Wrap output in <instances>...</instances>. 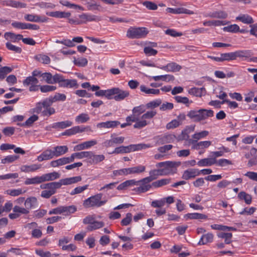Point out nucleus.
I'll use <instances>...</instances> for the list:
<instances>
[{"instance_id":"nucleus-1","label":"nucleus","mask_w":257,"mask_h":257,"mask_svg":"<svg viewBox=\"0 0 257 257\" xmlns=\"http://www.w3.org/2000/svg\"><path fill=\"white\" fill-rule=\"evenodd\" d=\"M181 165L180 162L165 161L157 163L156 167L159 169L162 175H172L177 172V167Z\"/></svg>"},{"instance_id":"nucleus-2","label":"nucleus","mask_w":257,"mask_h":257,"mask_svg":"<svg viewBox=\"0 0 257 257\" xmlns=\"http://www.w3.org/2000/svg\"><path fill=\"white\" fill-rule=\"evenodd\" d=\"M214 112L211 109H200L199 110H191L187 114V116L195 121H200L212 117Z\"/></svg>"},{"instance_id":"nucleus-3","label":"nucleus","mask_w":257,"mask_h":257,"mask_svg":"<svg viewBox=\"0 0 257 257\" xmlns=\"http://www.w3.org/2000/svg\"><path fill=\"white\" fill-rule=\"evenodd\" d=\"M151 147L150 144H139L130 145L127 146H121L116 148L111 154L129 153L131 152L146 149Z\"/></svg>"},{"instance_id":"nucleus-4","label":"nucleus","mask_w":257,"mask_h":257,"mask_svg":"<svg viewBox=\"0 0 257 257\" xmlns=\"http://www.w3.org/2000/svg\"><path fill=\"white\" fill-rule=\"evenodd\" d=\"M102 197V193H98L84 200L83 206L85 208L101 207L104 205L106 202V200H101Z\"/></svg>"},{"instance_id":"nucleus-5","label":"nucleus","mask_w":257,"mask_h":257,"mask_svg":"<svg viewBox=\"0 0 257 257\" xmlns=\"http://www.w3.org/2000/svg\"><path fill=\"white\" fill-rule=\"evenodd\" d=\"M148 34L146 28L131 27L127 31L126 36L129 39H139L146 37Z\"/></svg>"},{"instance_id":"nucleus-6","label":"nucleus","mask_w":257,"mask_h":257,"mask_svg":"<svg viewBox=\"0 0 257 257\" xmlns=\"http://www.w3.org/2000/svg\"><path fill=\"white\" fill-rule=\"evenodd\" d=\"M222 62L230 61L236 60L237 58L247 57V53L246 51L238 50L235 52L221 53Z\"/></svg>"},{"instance_id":"nucleus-7","label":"nucleus","mask_w":257,"mask_h":257,"mask_svg":"<svg viewBox=\"0 0 257 257\" xmlns=\"http://www.w3.org/2000/svg\"><path fill=\"white\" fill-rule=\"evenodd\" d=\"M12 26L15 28L21 30L29 29L37 30L40 28L39 26L36 24L22 23L20 22H14L12 23Z\"/></svg>"},{"instance_id":"nucleus-8","label":"nucleus","mask_w":257,"mask_h":257,"mask_svg":"<svg viewBox=\"0 0 257 257\" xmlns=\"http://www.w3.org/2000/svg\"><path fill=\"white\" fill-rule=\"evenodd\" d=\"M157 47L156 42H149L146 43L144 48V52L146 56H155L158 53V51L154 49L153 48Z\"/></svg>"},{"instance_id":"nucleus-9","label":"nucleus","mask_w":257,"mask_h":257,"mask_svg":"<svg viewBox=\"0 0 257 257\" xmlns=\"http://www.w3.org/2000/svg\"><path fill=\"white\" fill-rule=\"evenodd\" d=\"M81 180V177L80 176H77L60 179L59 182H57V183L58 184L59 189L61 188L62 185H69L75 184Z\"/></svg>"},{"instance_id":"nucleus-10","label":"nucleus","mask_w":257,"mask_h":257,"mask_svg":"<svg viewBox=\"0 0 257 257\" xmlns=\"http://www.w3.org/2000/svg\"><path fill=\"white\" fill-rule=\"evenodd\" d=\"M200 172L197 169L191 168L184 171L182 178L188 180L200 175Z\"/></svg>"},{"instance_id":"nucleus-11","label":"nucleus","mask_w":257,"mask_h":257,"mask_svg":"<svg viewBox=\"0 0 257 257\" xmlns=\"http://www.w3.org/2000/svg\"><path fill=\"white\" fill-rule=\"evenodd\" d=\"M103 155H96L94 152L89 151L88 162L92 165H96L105 160Z\"/></svg>"},{"instance_id":"nucleus-12","label":"nucleus","mask_w":257,"mask_h":257,"mask_svg":"<svg viewBox=\"0 0 257 257\" xmlns=\"http://www.w3.org/2000/svg\"><path fill=\"white\" fill-rule=\"evenodd\" d=\"M195 129V125H188L182 131L181 134L178 136V140L180 141L185 140L188 141L189 139V134L193 132Z\"/></svg>"},{"instance_id":"nucleus-13","label":"nucleus","mask_w":257,"mask_h":257,"mask_svg":"<svg viewBox=\"0 0 257 257\" xmlns=\"http://www.w3.org/2000/svg\"><path fill=\"white\" fill-rule=\"evenodd\" d=\"M97 144V141L91 140L79 144L74 147L75 151H81L85 149H88Z\"/></svg>"},{"instance_id":"nucleus-14","label":"nucleus","mask_w":257,"mask_h":257,"mask_svg":"<svg viewBox=\"0 0 257 257\" xmlns=\"http://www.w3.org/2000/svg\"><path fill=\"white\" fill-rule=\"evenodd\" d=\"M25 20L32 22H47L48 18L46 17H41L34 14H26L24 16Z\"/></svg>"},{"instance_id":"nucleus-15","label":"nucleus","mask_w":257,"mask_h":257,"mask_svg":"<svg viewBox=\"0 0 257 257\" xmlns=\"http://www.w3.org/2000/svg\"><path fill=\"white\" fill-rule=\"evenodd\" d=\"M54 157L53 151L50 149H47L43 151L37 158L39 162H42L45 160H49L53 159Z\"/></svg>"},{"instance_id":"nucleus-16","label":"nucleus","mask_w":257,"mask_h":257,"mask_svg":"<svg viewBox=\"0 0 257 257\" xmlns=\"http://www.w3.org/2000/svg\"><path fill=\"white\" fill-rule=\"evenodd\" d=\"M140 186L134 189V191L139 193H144L149 191L152 187V184H149L151 182L144 181L143 179L139 180Z\"/></svg>"},{"instance_id":"nucleus-17","label":"nucleus","mask_w":257,"mask_h":257,"mask_svg":"<svg viewBox=\"0 0 257 257\" xmlns=\"http://www.w3.org/2000/svg\"><path fill=\"white\" fill-rule=\"evenodd\" d=\"M130 95V93L127 90H123L118 87L115 88V94L113 97L115 100L119 101L124 99Z\"/></svg>"},{"instance_id":"nucleus-18","label":"nucleus","mask_w":257,"mask_h":257,"mask_svg":"<svg viewBox=\"0 0 257 257\" xmlns=\"http://www.w3.org/2000/svg\"><path fill=\"white\" fill-rule=\"evenodd\" d=\"M120 124V122L117 120H110L99 122L97 124V127L98 128H113L116 127Z\"/></svg>"},{"instance_id":"nucleus-19","label":"nucleus","mask_w":257,"mask_h":257,"mask_svg":"<svg viewBox=\"0 0 257 257\" xmlns=\"http://www.w3.org/2000/svg\"><path fill=\"white\" fill-rule=\"evenodd\" d=\"M158 68L166 71L167 72H177L179 71L182 67L175 62H171L167 64L166 65Z\"/></svg>"},{"instance_id":"nucleus-20","label":"nucleus","mask_w":257,"mask_h":257,"mask_svg":"<svg viewBox=\"0 0 257 257\" xmlns=\"http://www.w3.org/2000/svg\"><path fill=\"white\" fill-rule=\"evenodd\" d=\"M58 74L52 75L50 72H45L41 74V77L48 84H55L56 81V78H57Z\"/></svg>"},{"instance_id":"nucleus-21","label":"nucleus","mask_w":257,"mask_h":257,"mask_svg":"<svg viewBox=\"0 0 257 257\" xmlns=\"http://www.w3.org/2000/svg\"><path fill=\"white\" fill-rule=\"evenodd\" d=\"M70 159L68 157H63L56 160L52 161L50 162V166L52 167L56 168L70 163Z\"/></svg>"},{"instance_id":"nucleus-22","label":"nucleus","mask_w":257,"mask_h":257,"mask_svg":"<svg viewBox=\"0 0 257 257\" xmlns=\"http://www.w3.org/2000/svg\"><path fill=\"white\" fill-rule=\"evenodd\" d=\"M214 235L212 233L208 232L202 235L198 242V245H205L208 243H211L213 241Z\"/></svg>"},{"instance_id":"nucleus-23","label":"nucleus","mask_w":257,"mask_h":257,"mask_svg":"<svg viewBox=\"0 0 257 257\" xmlns=\"http://www.w3.org/2000/svg\"><path fill=\"white\" fill-rule=\"evenodd\" d=\"M73 122L70 120H65L54 122L51 124V127L55 129H64L72 125Z\"/></svg>"},{"instance_id":"nucleus-24","label":"nucleus","mask_w":257,"mask_h":257,"mask_svg":"<svg viewBox=\"0 0 257 257\" xmlns=\"http://www.w3.org/2000/svg\"><path fill=\"white\" fill-rule=\"evenodd\" d=\"M176 136L173 134H167L159 137L158 143L161 144L170 143L173 142Z\"/></svg>"},{"instance_id":"nucleus-25","label":"nucleus","mask_w":257,"mask_h":257,"mask_svg":"<svg viewBox=\"0 0 257 257\" xmlns=\"http://www.w3.org/2000/svg\"><path fill=\"white\" fill-rule=\"evenodd\" d=\"M208 134L209 133L207 131H203L199 133H196L192 136L193 139L189 140V143L191 144H194V143L195 144L198 140L205 138L207 136Z\"/></svg>"},{"instance_id":"nucleus-26","label":"nucleus","mask_w":257,"mask_h":257,"mask_svg":"<svg viewBox=\"0 0 257 257\" xmlns=\"http://www.w3.org/2000/svg\"><path fill=\"white\" fill-rule=\"evenodd\" d=\"M3 5L6 6L12 7L15 8H25L27 7V5L20 2L14 1H4L3 2Z\"/></svg>"},{"instance_id":"nucleus-27","label":"nucleus","mask_w":257,"mask_h":257,"mask_svg":"<svg viewBox=\"0 0 257 257\" xmlns=\"http://www.w3.org/2000/svg\"><path fill=\"white\" fill-rule=\"evenodd\" d=\"M89 151H83L78 153H74L69 157L71 163L73 162L75 158L82 159L83 158H88L89 157Z\"/></svg>"},{"instance_id":"nucleus-28","label":"nucleus","mask_w":257,"mask_h":257,"mask_svg":"<svg viewBox=\"0 0 257 257\" xmlns=\"http://www.w3.org/2000/svg\"><path fill=\"white\" fill-rule=\"evenodd\" d=\"M216 162L217 160L215 158H205L199 161L197 165L200 167L210 166L216 164Z\"/></svg>"},{"instance_id":"nucleus-29","label":"nucleus","mask_w":257,"mask_h":257,"mask_svg":"<svg viewBox=\"0 0 257 257\" xmlns=\"http://www.w3.org/2000/svg\"><path fill=\"white\" fill-rule=\"evenodd\" d=\"M54 157H58L66 154L68 151L66 146H56L53 148Z\"/></svg>"},{"instance_id":"nucleus-30","label":"nucleus","mask_w":257,"mask_h":257,"mask_svg":"<svg viewBox=\"0 0 257 257\" xmlns=\"http://www.w3.org/2000/svg\"><path fill=\"white\" fill-rule=\"evenodd\" d=\"M41 165L40 164H32L31 165H23L21 167V171L25 173H29L36 171L40 169Z\"/></svg>"},{"instance_id":"nucleus-31","label":"nucleus","mask_w":257,"mask_h":257,"mask_svg":"<svg viewBox=\"0 0 257 257\" xmlns=\"http://www.w3.org/2000/svg\"><path fill=\"white\" fill-rule=\"evenodd\" d=\"M43 181H50L56 180L58 179L60 177V174L56 172H53L52 173H49L47 174H43L42 175Z\"/></svg>"},{"instance_id":"nucleus-32","label":"nucleus","mask_w":257,"mask_h":257,"mask_svg":"<svg viewBox=\"0 0 257 257\" xmlns=\"http://www.w3.org/2000/svg\"><path fill=\"white\" fill-rule=\"evenodd\" d=\"M149 177L143 178L144 181L152 182L157 179L159 176L162 175L160 169L151 170L149 172Z\"/></svg>"},{"instance_id":"nucleus-33","label":"nucleus","mask_w":257,"mask_h":257,"mask_svg":"<svg viewBox=\"0 0 257 257\" xmlns=\"http://www.w3.org/2000/svg\"><path fill=\"white\" fill-rule=\"evenodd\" d=\"M62 214L64 216H69L77 211V207L75 205L62 206Z\"/></svg>"},{"instance_id":"nucleus-34","label":"nucleus","mask_w":257,"mask_h":257,"mask_svg":"<svg viewBox=\"0 0 257 257\" xmlns=\"http://www.w3.org/2000/svg\"><path fill=\"white\" fill-rule=\"evenodd\" d=\"M211 144V142L209 141H201L199 142H196L192 145V148L195 150H201L205 148H208Z\"/></svg>"},{"instance_id":"nucleus-35","label":"nucleus","mask_w":257,"mask_h":257,"mask_svg":"<svg viewBox=\"0 0 257 257\" xmlns=\"http://www.w3.org/2000/svg\"><path fill=\"white\" fill-rule=\"evenodd\" d=\"M46 14L49 16L58 18H69L71 16L69 12L60 11L47 12Z\"/></svg>"},{"instance_id":"nucleus-36","label":"nucleus","mask_w":257,"mask_h":257,"mask_svg":"<svg viewBox=\"0 0 257 257\" xmlns=\"http://www.w3.org/2000/svg\"><path fill=\"white\" fill-rule=\"evenodd\" d=\"M227 14L222 11H214L208 14L207 16L212 18L226 19L227 17Z\"/></svg>"},{"instance_id":"nucleus-37","label":"nucleus","mask_w":257,"mask_h":257,"mask_svg":"<svg viewBox=\"0 0 257 257\" xmlns=\"http://www.w3.org/2000/svg\"><path fill=\"white\" fill-rule=\"evenodd\" d=\"M184 217L190 219L205 220L207 219V216L199 213H190L185 215Z\"/></svg>"},{"instance_id":"nucleus-38","label":"nucleus","mask_w":257,"mask_h":257,"mask_svg":"<svg viewBox=\"0 0 257 257\" xmlns=\"http://www.w3.org/2000/svg\"><path fill=\"white\" fill-rule=\"evenodd\" d=\"M236 20L246 24H251L253 23L252 18L247 14H240L236 18Z\"/></svg>"},{"instance_id":"nucleus-39","label":"nucleus","mask_w":257,"mask_h":257,"mask_svg":"<svg viewBox=\"0 0 257 257\" xmlns=\"http://www.w3.org/2000/svg\"><path fill=\"white\" fill-rule=\"evenodd\" d=\"M166 11L168 13H172V14H192L193 13L191 11L183 8H168L166 9Z\"/></svg>"},{"instance_id":"nucleus-40","label":"nucleus","mask_w":257,"mask_h":257,"mask_svg":"<svg viewBox=\"0 0 257 257\" xmlns=\"http://www.w3.org/2000/svg\"><path fill=\"white\" fill-rule=\"evenodd\" d=\"M228 23L229 22L227 21L212 20L204 22L203 25L205 26H220L227 25Z\"/></svg>"},{"instance_id":"nucleus-41","label":"nucleus","mask_w":257,"mask_h":257,"mask_svg":"<svg viewBox=\"0 0 257 257\" xmlns=\"http://www.w3.org/2000/svg\"><path fill=\"white\" fill-rule=\"evenodd\" d=\"M5 38L7 40L10 39L14 42H17L23 39V35L21 34H16L12 32H6L5 34Z\"/></svg>"},{"instance_id":"nucleus-42","label":"nucleus","mask_w":257,"mask_h":257,"mask_svg":"<svg viewBox=\"0 0 257 257\" xmlns=\"http://www.w3.org/2000/svg\"><path fill=\"white\" fill-rule=\"evenodd\" d=\"M170 182L171 179L170 178L162 179L153 182L152 183V186L153 187L157 188L169 184Z\"/></svg>"},{"instance_id":"nucleus-43","label":"nucleus","mask_w":257,"mask_h":257,"mask_svg":"<svg viewBox=\"0 0 257 257\" xmlns=\"http://www.w3.org/2000/svg\"><path fill=\"white\" fill-rule=\"evenodd\" d=\"M152 79L156 81L162 80L164 81L169 82L174 80L175 77L172 75L166 74L164 75L153 76Z\"/></svg>"},{"instance_id":"nucleus-44","label":"nucleus","mask_w":257,"mask_h":257,"mask_svg":"<svg viewBox=\"0 0 257 257\" xmlns=\"http://www.w3.org/2000/svg\"><path fill=\"white\" fill-rule=\"evenodd\" d=\"M140 90L142 92H144L146 94L158 95L160 93V90L159 89L150 88L144 85L140 86Z\"/></svg>"},{"instance_id":"nucleus-45","label":"nucleus","mask_w":257,"mask_h":257,"mask_svg":"<svg viewBox=\"0 0 257 257\" xmlns=\"http://www.w3.org/2000/svg\"><path fill=\"white\" fill-rule=\"evenodd\" d=\"M104 225V223L103 222L94 220L91 225L87 226L86 229L88 231H91L102 228Z\"/></svg>"},{"instance_id":"nucleus-46","label":"nucleus","mask_w":257,"mask_h":257,"mask_svg":"<svg viewBox=\"0 0 257 257\" xmlns=\"http://www.w3.org/2000/svg\"><path fill=\"white\" fill-rule=\"evenodd\" d=\"M90 117L87 113H82L76 116L75 118V122L77 123H83L88 121Z\"/></svg>"},{"instance_id":"nucleus-47","label":"nucleus","mask_w":257,"mask_h":257,"mask_svg":"<svg viewBox=\"0 0 257 257\" xmlns=\"http://www.w3.org/2000/svg\"><path fill=\"white\" fill-rule=\"evenodd\" d=\"M43 182L42 176H36L31 178H27L25 181V184H37Z\"/></svg>"},{"instance_id":"nucleus-48","label":"nucleus","mask_w":257,"mask_h":257,"mask_svg":"<svg viewBox=\"0 0 257 257\" xmlns=\"http://www.w3.org/2000/svg\"><path fill=\"white\" fill-rule=\"evenodd\" d=\"M237 197L239 199L244 200L247 204H250L251 203L252 197L251 195L244 191L239 192L238 194Z\"/></svg>"},{"instance_id":"nucleus-49","label":"nucleus","mask_w":257,"mask_h":257,"mask_svg":"<svg viewBox=\"0 0 257 257\" xmlns=\"http://www.w3.org/2000/svg\"><path fill=\"white\" fill-rule=\"evenodd\" d=\"M37 200L36 197H31L27 198L25 201V206L26 209L30 210L37 203Z\"/></svg>"},{"instance_id":"nucleus-50","label":"nucleus","mask_w":257,"mask_h":257,"mask_svg":"<svg viewBox=\"0 0 257 257\" xmlns=\"http://www.w3.org/2000/svg\"><path fill=\"white\" fill-rule=\"evenodd\" d=\"M131 168H123L119 170H114L113 171V175L114 176H127L128 175H131Z\"/></svg>"},{"instance_id":"nucleus-51","label":"nucleus","mask_w":257,"mask_h":257,"mask_svg":"<svg viewBox=\"0 0 257 257\" xmlns=\"http://www.w3.org/2000/svg\"><path fill=\"white\" fill-rule=\"evenodd\" d=\"M56 83H58L60 87L67 88L68 79H65L62 75L58 74L57 78H56Z\"/></svg>"},{"instance_id":"nucleus-52","label":"nucleus","mask_w":257,"mask_h":257,"mask_svg":"<svg viewBox=\"0 0 257 257\" xmlns=\"http://www.w3.org/2000/svg\"><path fill=\"white\" fill-rule=\"evenodd\" d=\"M220 150L219 151H215L211 152L213 158L222 156L224 153H228L230 151L228 148L225 147L224 146L221 147L219 148Z\"/></svg>"},{"instance_id":"nucleus-53","label":"nucleus","mask_w":257,"mask_h":257,"mask_svg":"<svg viewBox=\"0 0 257 257\" xmlns=\"http://www.w3.org/2000/svg\"><path fill=\"white\" fill-rule=\"evenodd\" d=\"M130 168L131 174H140L145 172L146 170V167L142 165L131 167Z\"/></svg>"},{"instance_id":"nucleus-54","label":"nucleus","mask_w":257,"mask_h":257,"mask_svg":"<svg viewBox=\"0 0 257 257\" xmlns=\"http://www.w3.org/2000/svg\"><path fill=\"white\" fill-rule=\"evenodd\" d=\"M39 88L41 92L47 93L55 91L57 89V87L53 85H39Z\"/></svg>"},{"instance_id":"nucleus-55","label":"nucleus","mask_w":257,"mask_h":257,"mask_svg":"<svg viewBox=\"0 0 257 257\" xmlns=\"http://www.w3.org/2000/svg\"><path fill=\"white\" fill-rule=\"evenodd\" d=\"M19 158V156L17 155H9L6 156L5 158L1 160L2 164L11 163Z\"/></svg>"},{"instance_id":"nucleus-56","label":"nucleus","mask_w":257,"mask_h":257,"mask_svg":"<svg viewBox=\"0 0 257 257\" xmlns=\"http://www.w3.org/2000/svg\"><path fill=\"white\" fill-rule=\"evenodd\" d=\"M58 184L57 182H53L51 183H48L45 184H42L40 186V188L42 189H46L48 190L51 189H59Z\"/></svg>"},{"instance_id":"nucleus-57","label":"nucleus","mask_w":257,"mask_h":257,"mask_svg":"<svg viewBox=\"0 0 257 257\" xmlns=\"http://www.w3.org/2000/svg\"><path fill=\"white\" fill-rule=\"evenodd\" d=\"M38 119V116L36 115H33L30 116L24 123L22 124L18 123L20 126H29L33 124L35 121Z\"/></svg>"},{"instance_id":"nucleus-58","label":"nucleus","mask_w":257,"mask_h":257,"mask_svg":"<svg viewBox=\"0 0 257 257\" xmlns=\"http://www.w3.org/2000/svg\"><path fill=\"white\" fill-rule=\"evenodd\" d=\"M225 32L236 33L239 31V27L236 24L231 25L223 28Z\"/></svg>"},{"instance_id":"nucleus-59","label":"nucleus","mask_w":257,"mask_h":257,"mask_svg":"<svg viewBox=\"0 0 257 257\" xmlns=\"http://www.w3.org/2000/svg\"><path fill=\"white\" fill-rule=\"evenodd\" d=\"M145 111V108L144 105H141L134 107L132 110L133 113L138 117L140 114Z\"/></svg>"},{"instance_id":"nucleus-60","label":"nucleus","mask_w":257,"mask_h":257,"mask_svg":"<svg viewBox=\"0 0 257 257\" xmlns=\"http://www.w3.org/2000/svg\"><path fill=\"white\" fill-rule=\"evenodd\" d=\"M57 189L45 190L42 191L41 196L44 198H49L56 192Z\"/></svg>"},{"instance_id":"nucleus-61","label":"nucleus","mask_w":257,"mask_h":257,"mask_svg":"<svg viewBox=\"0 0 257 257\" xmlns=\"http://www.w3.org/2000/svg\"><path fill=\"white\" fill-rule=\"evenodd\" d=\"M13 212H17L20 214V216L21 214H28L29 213L30 211L28 209H26V208H24L20 207L19 206H15L13 208Z\"/></svg>"},{"instance_id":"nucleus-62","label":"nucleus","mask_w":257,"mask_h":257,"mask_svg":"<svg viewBox=\"0 0 257 257\" xmlns=\"http://www.w3.org/2000/svg\"><path fill=\"white\" fill-rule=\"evenodd\" d=\"M38 80L34 76H29L27 77L23 82L24 85H29L37 84L38 83Z\"/></svg>"},{"instance_id":"nucleus-63","label":"nucleus","mask_w":257,"mask_h":257,"mask_svg":"<svg viewBox=\"0 0 257 257\" xmlns=\"http://www.w3.org/2000/svg\"><path fill=\"white\" fill-rule=\"evenodd\" d=\"M142 4L149 10H156L158 9L157 5L151 1H144Z\"/></svg>"},{"instance_id":"nucleus-64","label":"nucleus","mask_w":257,"mask_h":257,"mask_svg":"<svg viewBox=\"0 0 257 257\" xmlns=\"http://www.w3.org/2000/svg\"><path fill=\"white\" fill-rule=\"evenodd\" d=\"M85 5L87 6V10L89 11L97 10L99 5H97L94 1H87Z\"/></svg>"}]
</instances>
